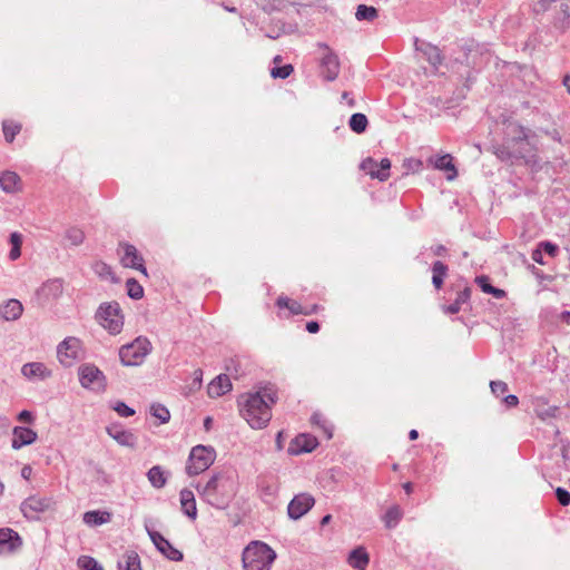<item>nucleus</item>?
Returning <instances> with one entry per match:
<instances>
[{
  "mask_svg": "<svg viewBox=\"0 0 570 570\" xmlns=\"http://www.w3.org/2000/svg\"><path fill=\"white\" fill-rule=\"evenodd\" d=\"M320 49L323 50L321 57V73L327 81H333L340 73V60L327 45L318 43Z\"/></svg>",
  "mask_w": 570,
  "mask_h": 570,
  "instance_id": "12",
  "label": "nucleus"
},
{
  "mask_svg": "<svg viewBox=\"0 0 570 570\" xmlns=\"http://www.w3.org/2000/svg\"><path fill=\"white\" fill-rule=\"evenodd\" d=\"M361 168L367 171L373 178H375V173H377V164L372 158H366L362 161Z\"/></svg>",
  "mask_w": 570,
  "mask_h": 570,
  "instance_id": "48",
  "label": "nucleus"
},
{
  "mask_svg": "<svg viewBox=\"0 0 570 570\" xmlns=\"http://www.w3.org/2000/svg\"><path fill=\"white\" fill-rule=\"evenodd\" d=\"M471 297V288L465 287L462 292H460L455 298V301L444 307V312L449 314H456L460 312L461 306L469 302Z\"/></svg>",
  "mask_w": 570,
  "mask_h": 570,
  "instance_id": "33",
  "label": "nucleus"
},
{
  "mask_svg": "<svg viewBox=\"0 0 570 570\" xmlns=\"http://www.w3.org/2000/svg\"><path fill=\"white\" fill-rule=\"evenodd\" d=\"M475 283L484 293L492 294L495 298H503L505 296V292L503 289L497 288L490 284L488 276H478L475 278Z\"/></svg>",
  "mask_w": 570,
  "mask_h": 570,
  "instance_id": "34",
  "label": "nucleus"
},
{
  "mask_svg": "<svg viewBox=\"0 0 570 570\" xmlns=\"http://www.w3.org/2000/svg\"><path fill=\"white\" fill-rule=\"evenodd\" d=\"M379 17V11L374 7L360 4L356 8L355 18L358 21L366 20V21H373Z\"/></svg>",
  "mask_w": 570,
  "mask_h": 570,
  "instance_id": "36",
  "label": "nucleus"
},
{
  "mask_svg": "<svg viewBox=\"0 0 570 570\" xmlns=\"http://www.w3.org/2000/svg\"><path fill=\"white\" fill-rule=\"evenodd\" d=\"M0 188L7 194H14L21 189V180L14 171H3L0 176Z\"/></svg>",
  "mask_w": 570,
  "mask_h": 570,
  "instance_id": "23",
  "label": "nucleus"
},
{
  "mask_svg": "<svg viewBox=\"0 0 570 570\" xmlns=\"http://www.w3.org/2000/svg\"><path fill=\"white\" fill-rule=\"evenodd\" d=\"M10 244H11V250L9 253V258L11 261H16L21 255V244H22V237L19 233H11L10 235Z\"/></svg>",
  "mask_w": 570,
  "mask_h": 570,
  "instance_id": "38",
  "label": "nucleus"
},
{
  "mask_svg": "<svg viewBox=\"0 0 570 570\" xmlns=\"http://www.w3.org/2000/svg\"><path fill=\"white\" fill-rule=\"evenodd\" d=\"M56 501L52 497L30 495L20 504V511L28 520H39V514L53 510Z\"/></svg>",
  "mask_w": 570,
  "mask_h": 570,
  "instance_id": "8",
  "label": "nucleus"
},
{
  "mask_svg": "<svg viewBox=\"0 0 570 570\" xmlns=\"http://www.w3.org/2000/svg\"><path fill=\"white\" fill-rule=\"evenodd\" d=\"M79 382L82 387L92 391H104L106 387L105 374L94 364L86 363L78 368Z\"/></svg>",
  "mask_w": 570,
  "mask_h": 570,
  "instance_id": "10",
  "label": "nucleus"
},
{
  "mask_svg": "<svg viewBox=\"0 0 570 570\" xmlns=\"http://www.w3.org/2000/svg\"><path fill=\"white\" fill-rule=\"evenodd\" d=\"M532 259L540 264V265H544V262H543V257H542V250L540 249V247L538 246V248H535L533 252H532V255H531Z\"/></svg>",
  "mask_w": 570,
  "mask_h": 570,
  "instance_id": "56",
  "label": "nucleus"
},
{
  "mask_svg": "<svg viewBox=\"0 0 570 570\" xmlns=\"http://www.w3.org/2000/svg\"><path fill=\"white\" fill-rule=\"evenodd\" d=\"M95 317L111 335L119 334L124 327V315L120 305L115 301L100 304Z\"/></svg>",
  "mask_w": 570,
  "mask_h": 570,
  "instance_id": "5",
  "label": "nucleus"
},
{
  "mask_svg": "<svg viewBox=\"0 0 570 570\" xmlns=\"http://www.w3.org/2000/svg\"><path fill=\"white\" fill-rule=\"evenodd\" d=\"M401 519H402V511L396 505L390 508L384 515L385 525H386V528H390V529L394 528L400 522Z\"/></svg>",
  "mask_w": 570,
  "mask_h": 570,
  "instance_id": "37",
  "label": "nucleus"
},
{
  "mask_svg": "<svg viewBox=\"0 0 570 570\" xmlns=\"http://www.w3.org/2000/svg\"><path fill=\"white\" fill-rule=\"evenodd\" d=\"M275 558L276 553L269 546L253 541L244 549L242 561L245 570H271Z\"/></svg>",
  "mask_w": 570,
  "mask_h": 570,
  "instance_id": "4",
  "label": "nucleus"
},
{
  "mask_svg": "<svg viewBox=\"0 0 570 570\" xmlns=\"http://www.w3.org/2000/svg\"><path fill=\"white\" fill-rule=\"evenodd\" d=\"M216 459V451L212 446L196 445L191 449L188 462L186 465V473L188 475H197L206 471Z\"/></svg>",
  "mask_w": 570,
  "mask_h": 570,
  "instance_id": "7",
  "label": "nucleus"
},
{
  "mask_svg": "<svg viewBox=\"0 0 570 570\" xmlns=\"http://www.w3.org/2000/svg\"><path fill=\"white\" fill-rule=\"evenodd\" d=\"M431 252L435 255V256H444L445 253H446V248L445 246L443 245H435V246H432L431 247Z\"/></svg>",
  "mask_w": 570,
  "mask_h": 570,
  "instance_id": "57",
  "label": "nucleus"
},
{
  "mask_svg": "<svg viewBox=\"0 0 570 570\" xmlns=\"http://www.w3.org/2000/svg\"><path fill=\"white\" fill-rule=\"evenodd\" d=\"M2 130L6 140L8 142H12L16 136L20 132L21 126L11 121H3Z\"/></svg>",
  "mask_w": 570,
  "mask_h": 570,
  "instance_id": "42",
  "label": "nucleus"
},
{
  "mask_svg": "<svg viewBox=\"0 0 570 570\" xmlns=\"http://www.w3.org/2000/svg\"><path fill=\"white\" fill-rule=\"evenodd\" d=\"M110 438H112L119 445L134 449L137 445V436L129 430H125L119 424H111L106 428Z\"/></svg>",
  "mask_w": 570,
  "mask_h": 570,
  "instance_id": "18",
  "label": "nucleus"
},
{
  "mask_svg": "<svg viewBox=\"0 0 570 570\" xmlns=\"http://www.w3.org/2000/svg\"><path fill=\"white\" fill-rule=\"evenodd\" d=\"M22 546V539L18 532L10 528L0 529V554H10Z\"/></svg>",
  "mask_w": 570,
  "mask_h": 570,
  "instance_id": "16",
  "label": "nucleus"
},
{
  "mask_svg": "<svg viewBox=\"0 0 570 570\" xmlns=\"http://www.w3.org/2000/svg\"><path fill=\"white\" fill-rule=\"evenodd\" d=\"M293 70H294V68H293L292 65H285V66H282V67H274L271 70V75H272L273 78L286 79L287 77L291 76Z\"/></svg>",
  "mask_w": 570,
  "mask_h": 570,
  "instance_id": "45",
  "label": "nucleus"
},
{
  "mask_svg": "<svg viewBox=\"0 0 570 570\" xmlns=\"http://www.w3.org/2000/svg\"><path fill=\"white\" fill-rule=\"evenodd\" d=\"M9 425H10V420L4 415H0V428L8 429Z\"/></svg>",
  "mask_w": 570,
  "mask_h": 570,
  "instance_id": "61",
  "label": "nucleus"
},
{
  "mask_svg": "<svg viewBox=\"0 0 570 570\" xmlns=\"http://www.w3.org/2000/svg\"><path fill=\"white\" fill-rule=\"evenodd\" d=\"M21 373L29 380H45L51 375V371L40 362L26 363L21 368Z\"/></svg>",
  "mask_w": 570,
  "mask_h": 570,
  "instance_id": "22",
  "label": "nucleus"
},
{
  "mask_svg": "<svg viewBox=\"0 0 570 570\" xmlns=\"http://www.w3.org/2000/svg\"><path fill=\"white\" fill-rule=\"evenodd\" d=\"M342 99L346 100L350 107H352V108L355 107V100L350 97V92L344 91L342 94Z\"/></svg>",
  "mask_w": 570,
  "mask_h": 570,
  "instance_id": "60",
  "label": "nucleus"
},
{
  "mask_svg": "<svg viewBox=\"0 0 570 570\" xmlns=\"http://www.w3.org/2000/svg\"><path fill=\"white\" fill-rule=\"evenodd\" d=\"M62 294L63 281L61 278H52L45 282L36 291V298L39 305L46 306L47 304L59 299Z\"/></svg>",
  "mask_w": 570,
  "mask_h": 570,
  "instance_id": "11",
  "label": "nucleus"
},
{
  "mask_svg": "<svg viewBox=\"0 0 570 570\" xmlns=\"http://www.w3.org/2000/svg\"><path fill=\"white\" fill-rule=\"evenodd\" d=\"M557 411H558L557 406H550L547 410H544L543 412L538 413V415L541 419L552 417V416H556Z\"/></svg>",
  "mask_w": 570,
  "mask_h": 570,
  "instance_id": "55",
  "label": "nucleus"
},
{
  "mask_svg": "<svg viewBox=\"0 0 570 570\" xmlns=\"http://www.w3.org/2000/svg\"><path fill=\"white\" fill-rule=\"evenodd\" d=\"M146 531L157 548V550L163 553L166 558L173 561L183 560V552L171 546V543L165 539L159 532L151 530L147 524H145Z\"/></svg>",
  "mask_w": 570,
  "mask_h": 570,
  "instance_id": "13",
  "label": "nucleus"
},
{
  "mask_svg": "<svg viewBox=\"0 0 570 570\" xmlns=\"http://www.w3.org/2000/svg\"><path fill=\"white\" fill-rule=\"evenodd\" d=\"M111 514L107 511H88L83 514V522L89 527H98L109 522Z\"/></svg>",
  "mask_w": 570,
  "mask_h": 570,
  "instance_id": "29",
  "label": "nucleus"
},
{
  "mask_svg": "<svg viewBox=\"0 0 570 570\" xmlns=\"http://www.w3.org/2000/svg\"><path fill=\"white\" fill-rule=\"evenodd\" d=\"M118 570H141L140 559L137 552H125L118 561Z\"/></svg>",
  "mask_w": 570,
  "mask_h": 570,
  "instance_id": "28",
  "label": "nucleus"
},
{
  "mask_svg": "<svg viewBox=\"0 0 570 570\" xmlns=\"http://www.w3.org/2000/svg\"><path fill=\"white\" fill-rule=\"evenodd\" d=\"M120 247L124 249V255L121 256L122 266L137 269L147 276V269L144 266V258L137 248L128 243L120 244Z\"/></svg>",
  "mask_w": 570,
  "mask_h": 570,
  "instance_id": "15",
  "label": "nucleus"
},
{
  "mask_svg": "<svg viewBox=\"0 0 570 570\" xmlns=\"http://www.w3.org/2000/svg\"><path fill=\"white\" fill-rule=\"evenodd\" d=\"M561 11L564 14L566 18H570V8L568 4L562 3L561 4Z\"/></svg>",
  "mask_w": 570,
  "mask_h": 570,
  "instance_id": "62",
  "label": "nucleus"
},
{
  "mask_svg": "<svg viewBox=\"0 0 570 570\" xmlns=\"http://www.w3.org/2000/svg\"><path fill=\"white\" fill-rule=\"evenodd\" d=\"M347 561L352 568L357 570H365L370 562V557L364 548L358 547L351 551Z\"/></svg>",
  "mask_w": 570,
  "mask_h": 570,
  "instance_id": "27",
  "label": "nucleus"
},
{
  "mask_svg": "<svg viewBox=\"0 0 570 570\" xmlns=\"http://www.w3.org/2000/svg\"><path fill=\"white\" fill-rule=\"evenodd\" d=\"M22 312V304L18 299L11 298L0 306V315L6 321L18 320Z\"/></svg>",
  "mask_w": 570,
  "mask_h": 570,
  "instance_id": "25",
  "label": "nucleus"
},
{
  "mask_svg": "<svg viewBox=\"0 0 570 570\" xmlns=\"http://www.w3.org/2000/svg\"><path fill=\"white\" fill-rule=\"evenodd\" d=\"M126 287L129 297L139 299L144 296V288L135 278L127 279Z\"/></svg>",
  "mask_w": 570,
  "mask_h": 570,
  "instance_id": "41",
  "label": "nucleus"
},
{
  "mask_svg": "<svg viewBox=\"0 0 570 570\" xmlns=\"http://www.w3.org/2000/svg\"><path fill=\"white\" fill-rule=\"evenodd\" d=\"M297 450L295 452H312L318 444L317 439L309 434H301L294 441Z\"/></svg>",
  "mask_w": 570,
  "mask_h": 570,
  "instance_id": "31",
  "label": "nucleus"
},
{
  "mask_svg": "<svg viewBox=\"0 0 570 570\" xmlns=\"http://www.w3.org/2000/svg\"><path fill=\"white\" fill-rule=\"evenodd\" d=\"M276 401L277 394L274 387L265 386L238 397L239 413L250 428L263 429L272 419V406Z\"/></svg>",
  "mask_w": 570,
  "mask_h": 570,
  "instance_id": "2",
  "label": "nucleus"
},
{
  "mask_svg": "<svg viewBox=\"0 0 570 570\" xmlns=\"http://www.w3.org/2000/svg\"><path fill=\"white\" fill-rule=\"evenodd\" d=\"M18 420L24 423H32L35 417L30 411L23 410L18 414Z\"/></svg>",
  "mask_w": 570,
  "mask_h": 570,
  "instance_id": "53",
  "label": "nucleus"
},
{
  "mask_svg": "<svg viewBox=\"0 0 570 570\" xmlns=\"http://www.w3.org/2000/svg\"><path fill=\"white\" fill-rule=\"evenodd\" d=\"M490 387L495 396H501L508 391V384L503 381H491Z\"/></svg>",
  "mask_w": 570,
  "mask_h": 570,
  "instance_id": "47",
  "label": "nucleus"
},
{
  "mask_svg": "<svg viewBox=\"0 0 570 570\" xmlns=\"http://www.w3.org/2000/svg\"><path fill=\"white\" fill-rule=\"evenodd\" d=\"M505 125L503 142L493 146V153L501 160L523 159L527 164L535 163V147L531 130L515 121L503 119Z\"/></svg>",
  "mask_w": 570,
  "mask_h": 570,
  "instance_id": "1",
  "label": "nucleus"
},
{
  "mask_svg": "<svg viewBox=\"0 0 570 570\" xmlns=\"http://www.w3.org/2000/svg\"><path fill=\"white\" fill-rule=\"evenodd\" d=\"M112 409L122 417H128L135 414V410L121 401L116 402L115 405H112Z\"/></svg>",
  "mask_w": 570,
  "mask_h": 570,
  "instance_id": "46",
  "label": "nucleus"
},
{
  "mask_svg": "<svg viewBox=\"0 0 570 570\" xmlns=\"http://www.w3.org/2000/svg\"><path fill=\"white\" fill-rule=\"evenodd\" d=\"M367 124V117L361 112L353 114L348 121L351 130L356 134L364 132L366 130Z\"/></svg>",
  "mask_w": 570,
  "mask_h": 570,
  "instance_id": "35",
  "label": "nucleus"
},
{
  "mask_svg": "<svg viewBox=\"0 0 570 570\" xmlns=\"http://www.w3.org/2000/svg\"><path fill=\"white\" fill-rule=\"evenodd\" d=\"M306 330L312 333V334H315L320 331V324L315 321H311L306 324Z\"/></svg>",
  "mask_w": 570,
  "mask_h": 570,
  "instance_id": "58",
  "label": "nucleus"
},
{
  "mask_svg": "<svg viewBox=\"0 0 570 570\" xmlns=\"http://www.w3.org/2000/svg\"><path fill=\"white\" fill-rule=\"evenodd\" d=\"M78 564L82 570H104L101 564L89 556H82L78 559Z\"/></svg>",
  "mask_w": 570,
  "mask_h": 570,
  "instance_id": "43",
  "label": "nucleus"
},
{
  "mask_svg": "<svg viewBox=\"0 0 570 570\" xmlns=\"http://www.w3.org/2000/svg\"><path fill=\"white\" fill-rule=\"evenodd\" d=\"M95 271L100 276L111 275V268L106 263L99 262L95 265Z\"/></svg>",
  "mask_w": 570,
  "mask_h": 570,
  "instance_id": "52",
  "label": "nucleus"
},
{
  "mask_svg": "<svg viewBox=\"0 0 570 570\" xmlns=\"http://www.w3.org/2000/svg\"><path fill=\"white\" fill-rule=\"evenodd\" d=\"M429 161L433 165L435 169L445 171L448 180H453L456 178L458 170L453 164V157L450 154L431 157Z\"/></svg>",
  "mask_w": 570,
  "mask_h": 570,
  "instance_id": "20",
  "label": "nucleus"
},
{
  "mask_svg": "<svg viewBox=\"0 0 570 570\" xmlns=\"http://www.w3.org/2000/svg\"><path fill=\"white\" fill-rule=\"evenodd\" d=\"M66 238L72 246H79L85 240V233L77 227H70L66 230Z\"/></svg>",
  "mask_w": 570,
  "mask_h": 570,
  "instance_id": "40",
  "label": "nucleus"
},
{
  "mask_svg": "<svg viewBox=\"0 0 570 570\" xmlns=\"http://www.w3.org/2000/svg\"><path fill=\"white\" fill-rule=\"evenodd\" d=\"M503 402L508 407H514L519 404V399L518 396L510 394L503 399Z\"/></svg>",
  "mask_w": 570,
  "mask_h": 570,
  "instance_id": "54",
  "label": "nucleus"
},
{
  "mask_svg": "<svg viewBox=\"0 0 570 570\" xmlns=\"http://www.w3.org/2000/svg\"><path fill=\"white\" fill-rule=\"evenodd\" d=\"M414 47H415V50L421 52L423 55V57L428 60V62L435 70L439 68V66L442 65L443 56L441 53V50L436 46H434L430 42L422 41L419 38H415Z\"/></svg>",
  "mask_w": 570,
  "mask_h": 570,
  "instance_id": "17",
  "label": "nucleus"
},
{
  "mask_svg": "<svg viewBox=\"0 0 570 570\" xmlns=\"http://www.w3.org/2000/svg\"><path fill=\"white\" fill-rule=\"evenodd\" d=\"M82 354V343L78 337L68 336L57 346V357L65 367L72 366Z\"/></svg>",
  "mask_w": 570,
  "mask_h": 570,
  "instance_id": "9",
  "label": "nucleus"
},
{
  "mask_svg": "<svg viewBox=\"0 0 570 570\" xmlns=\"http://www.w3.org/2000/svg\"><path fill=\"white\" fill-rule=\"evenodd\" d=\"M314 503V498L308 493H299L295 495L287 507L288 517L292 520L301 519L313 508Z\"/></svg>",
  "mask_w": 570,
  "mask_h": 570,
  "instance_id": "14",
  "label": "nucleus"
},
{
  "mask_svg": "<svg viewBox=\"0 0 570 570\" xmlns=\"http://www.w3.org/2000/svg\"><path fill=\"white\" fill-rule=\"evenodd\" d=\"M538 246L540 247L541 250H544L551 257L557 256L559 252L558 246L552 244L551 242H541Z\"/></svg>",
  "mask_w": 570,
  "mask_h": 570,
  "instance_id": "50",
  "label": "nucleus"
},
{
  "mask_svg": "<svg viewBox=\"0 0 570 570\" xmlns=\"http://www.w3.org/2000/svg\"><path fill=\"white\" fill-rule=\"evenodd\" d=\"M432 284L436 289H440L448 274V266L441 261H436L432 265Z\"/></svg>",
  "mask_w": 570,
  "mask_h": 570,
  "instance_id": "32",
  "label": "nucleus"
},
{
  "mask_svg": "<svg viewBox=\"0 0 570 570\" xmlns=\"http://www.w3.org/2000/svg\"><path fill=\"white\" fill-rule=\"evenodd\" d=\"M31 474H32V468L30 465H24L22 469H21V476L24 479V480H30L31 478Z\"/></svg>",
  "mask_w": 570,
  "mask_h": 570,
  "instance_id": "59",
  "label": "nucleus"
},
{
  "mask_svg": "<svg viewBox=\"0 0 570 570\" xmlns=\"http://www.w3.org/2000/svg\"><path fill=\"white\" fill-rule=\"evenodd\" d=\"M563 85L567 88V91L570 94V76L564 77Z\"/></svg>",
  "mask_w": 570,
  "mask_h": 570,
  "instance_id": "63",
  "label": "nucleus"
},
{
  "mask_svg": "<svg viewBox=\"0 0 570 570\" xmlns=\"http://www.w3.org/2000/svg\"><path fill=\"white\" fill-rule=\"evenodd\" d=\"M561 317L562 320H564L566 322H570V312L569 311H564L561 313Z\"/></svg>",
  "mask_w": 570,
  "mask_h": 570,
  "instance_id": "64",
  "label": "nucleus"
},
{
  "mask_svg": "<svg viewBox=\"0 0 570 570\" xmlns=\"http://www.w3.org/2000/svg\"><path fill=\"white\" fill-rule=\"evenodd\" d=\"M556 497L561 505L567 507L570 504V492L566 489L557 488Z\"/></svg>",
  "mask_w": 570,
  "mask_h": 570,
  "instance_id": "49",
  "label": "nucleus"
},
{
  "mask_svg": "<svg viewBox=\"0 0 570 570\" xmlns=\"http://www.w3.org/2000/svg\"><path fill=\"white\" fill-rule=\"evenodd\" d=\"M151 352V343L148 338L139 336L131 343L122 345L119 350V358L124 366L140 365Z\"/></svg>",
  "mask_w": 570,
  "mask_h": 570,
  "instance_id": "6",
  "label": "nucleus"
},
{
  "mask_svg": "<svg viewBox=\"0 0 570 570\" xmlns=\"http://www.w3.org/2000/svg\"><path fill=\"white\" fill-rule=\"evenodd\" d=\"M377 173H375V178H377L381 181L386 180L390 177V168H391V161L387 158H383L380 164L377 165Z\"/></svg>",
  "mask_w": 570,
  "mask_h": 570,
  "instance_id": "44",
  "label": "nucleus"
},
{
  "mask_svg": "<svg viewBox=\"0 0 570 570\" xmlns=\"http://www.w3.org/2000/svg\"><path fill=\"white\" fill-rule=\"evenodd\" d=\"M232 390V382L227 374L216 376L207 387L210 397H219Z\"/></svg>",
  "mask_w": 570,
  "mask_h": 570,
  "instance_id": "21",
  "label": "nucleus"
},
{
  "mask_svg": "<svg viewBox=\"0 0 570 570\" xmlns=\"http://www.w3.org/2000/svg\"><path fill=\"white\" fill-rule=\"evenodd\" d=\"M276 305L279 308L289 309V312L293 315H299V314L311 315L312 314V312L305 311V308L298 302L289 299L288 297H285V296H279L276 301Z\"/></svg>",
  "mask_w": 570,
  "mask_h": 570,
  "instance_id": "30",
  "label": "nucleus"
},
{
  "mask_svg": "<svg viewBox=\"0 0 570 570\" xmlns=\"http://www.w3.org/2000/svg\"><path fill=\"white\" fill-rule=\"evenodd\" d=\"M169 478V472L165 471L160 465H154L147 472V479L155 489H163Z\"/></svg>",
  "mask_w": 570,
  "mask_h": 570,
  "instance_id": "26",
  "label": "nucleus"
},
{
  "mask_svg": "<svg viewBox=\"0 0 570 570\" xmlns=\"http://www.w3.org/2000/svg\"><path fill=\"white\" fill-rule=\"evenodd\" d=\"M311 421L313 424L322 426V429L324 430V432L326 433L328 439L332 438V430L328 429L327 426H325V424H324L325 422L323 421V417L321 414L314 413L311 417Z\"/></svg>",
  "mask_w": 570,
  "mask_h": 570,
  "instance_id": "51",
  "label": "nucleus"
},
{
  "mask_svg": "<svg viewBox=\"0 0 570 570\" xmlns=\"http://www.w3.org/2000/svg\"><path fill=\"white\" fill-rule=\"evenodd\" d=\"M150 413L153 416L157 417L161 424L168 423L170 420L169 410L159 403H155L150 407Z\"/></svg>",
  "mask_w": 570,
  "mask_h": 570,
  "instance_id": "39",
  "label": "nucleus"
},
{
  "mask_svg": "<svg viewBox=\"0 0 570 570\" xmlns=\"http://www.w3.org/2000/svg\"><path fill=\"white\" fill-rule=\"evenodd\" d=\"M238 490L236 476L232 472L214 474L204 485L198 484L200 498L216 509H227Z\"/></svg>",
  "mask_w": 570,
  "mask_h": 570,
  "instance_id": "3",
  "label": "nucleus"
},
{
  "mask_svg": "<svg viewBox=\"0 0 570 570\" xmlns=\"http://www.w3.org/2000/svg\"><path fill=\"white\" fill-rule=\"evenodd\" d=\"M38 439V434L27 426H14L12 430L11 448L20 450L23 446L31 445Z\"/></svg>",
  "mask_w": 570,
  "mask_h": 570,
  "instance_id": "19",
  "label": "nucleus"
},
{
  "mask_svg": "<svg viewBox=\"0 0 570 570\" xmlns=\"http://www.w3.org/2000/svg\"><path fill=\"white\" fill-rule=\"evenodd\" d=\"M179 499L183 512L191 520H195L197 518V508L193 491L183 489L179 493Z\"/></svg>",
  "mask_w": 570,
  "mask_h": 570,
  "instance_id": "24",
  "label": "nucleus"
}]
</instances>
